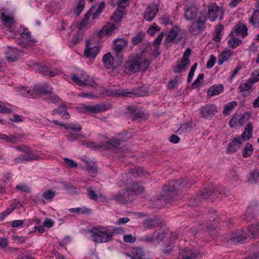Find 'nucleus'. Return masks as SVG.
I'll return each mask as SVG.
<instances>
[{
  "instance_id": "nucleus-1",
  "label": "nucleus",
  "mask_w": 259,
  "mask_h": 259,
  "mask_svg": "<svg viewBox=\"0 0 259 259\" xmlns=\"http://www.w3.org/2000/svg\"><path fill=\"white\" fill-rule=\"evenodd\" d=\"M192 184L191 181H188L187 178L172 181L163 187L161 197L164 200L172 203L177 201V197L181 194V190L184 188L189 187Z\"/></svg>"
},
{
  "instance_id": "nucleus-2",
  "label": "nucleus",
  "mask_w": 259,
  "mask_h": 259,
  "mask_svg": "<svg viewBox=\"0 0 259 259\" xmlns=\"http://www.w3.org/2000/svg\"><path fill=\"white\" fill-rule=\"evenodd\" d=\"M259 236V228H243L241 231H237L229 238L230 243L234 244L243 243L248 238H255Z\"/></svg>"
},
{
  "instance_id": "nucleus-3",
  "label": "nucleus",
  "mask_w": 259,
  "mask_h": 259,
  "mask_svg": "<svg viewBox=\"0 0 259 259\" xmlns=\"http://www.w3.org/2000/svg\"><path fill=\"white\" fill-rule=\"evenodd\" d=\"M223 189L221 187H214L213 185H209L207 188H204L198 192L192 200L194 204L199 205L201 203L205 201L209 197L212 196L211 199L218 198V194H221Z\"/></svg>"
},
{
  "instance_id": "nucleus-4",
  "label": "nucleus",
  "mask_w": 259,
  "mask_h": 259,
  "mask_svg": "<svg viewBox=\"0 0 259 259\" xmlns=\"http://www.w3.org/2000/svg\"><path fill=\"white\" fill-rule=\"evenodd\" d=\"M102 228H92L88 232L91 234L92 240L96 243H105L112 240L113 233L108 231H102Z\"/></svg>"
},
{
  "instance_id": "nucleus-5",
  "label": "nucleus",
  "mask_w": 259,
  "mask_h": 259,
  "mask_svg": "<svg viewBox=\"0 0 259 259\" xmlns=\"http://www.w3.org/2000/svg\"><path fill=\"white\" fill-rule=\"evenodd\" d=\"M112 199L124 204L128 202H131L135 199L134 193L131 191L130 189H123L116 194H113Z\"/></svg>"
},
{
  "instance_id": "nucleus-6",
  "label": "nucleus",
  "mask_w": 259,
  "mask_h": 259,
  "mask_svg": "<svg viewBox=\"0 0 259 259\" xmlns=\"http://www.w3.org/2000/svg\"><path fill=\"white\" fill-rule=\"evenodd\" d=\"M70 77L73 82L80 86L93 85V79L83 71H81L79 74H71Z\"/></svg>"
},
{
  "instance_id": "nucleus-7",
  "label": "nucleus",
  "mask_w": 259,
  "mask_h": 259,
  "mask_svg": "<svg viewBox=\"0 0 259 259\" xmlns=\"http://www.w3.org/2000/svg\"><path fill=\"white\" fill-rule=\"evenodd\" d=\"M206 16H200L198 20L192 21L189 28V32L194 35L199 34L202 31L206 28Z\"/></svg>"
},
{
  "instance_id": "nucleus-8",
  "label": "nucleus",
  "mask_w": 259,
  "mask_h": 259,
  "mask_svg": "<svg viewBox=\"0 0 259 259\" xmlns=\"http://www.w3.org/2000/svg\"><path fill=\"white\" fill-rule=\"evenodd\" d=\"M223 14V9L219 7L215 3H212L207 6V12L206 15L210 21H215L219 17L220 18Z\"/></svg>"
},
{
  "instance_id": "nucleus-9",
  "label": "nucleus",
  "mask_w": 259,
  "mask_h": 259,
  "mask_svg": "<svg viewBox=\"0 0 259 259\" xmlns=\"http://www.w3.org/2000/svg\"><path fill=\"white\" fill-rule=\"evenodd\" d=\"M146 93L147 92L144 89L141 87L133 89L131 91H128V89L115 91V94L118 95L120 97H142L145 96Z\"/></svg>"
},
{
  "instance_id": "nucleus-10",
  "label": "nucleus",
  "mask_w": 259,
  "mask_h": 259,
  "mask_svg": "<svg viewBox=\"0 0 259 259\" xmlns=\"http://www.w3.org/2000/svg\"><path fill=\"white\" fill-rule=\"evenodd\" d=\"M123 70L127 74H132L138 72L140 70L139 60L133 59L127 61L124 64Z\"/></svg>"
},
{
  "instance_id": "nucleus-11",
  "label": "nucleus",
  "mask_w": 259,
  "mask_h": 259,
  "mask_svg": "<svg viewBox=\"0 0 259 259\" xmlns=\"http://www.w3.org/2000/svg\"><path fill=\"white\" fill-rule=\"evenodd\" d=\"M217 112V108L214 104H208L201 107L200 113L206 119L212 117Z\"/></svg>"
},
{
  "instance_id": "nucleus-12",
  "label": "nucleus",
  "mask_w": 259,
  "mask_h": 259,
  "mask_svg": "<svg viewBox=\"0 0 259 259\" xmlns=\"http://www.w3.org/2000/svg\"><path fill=\"white\" fill-rule=\"evenodd\" d=\"M198 8L194 5H190L185 8V18L188 21L195 20L197 17Z\"/></svg>"
},
{
  "instance_id": "nucleus-13",
  "label": "nucleus",
  "mask_w": 259,
  "mask_h": 259,
  "mask_svg": "<svg viewBox=\"0 0 259 259\" xmlns=\"http://www.w3.org/2000/svg\"><path fill=\"white\" fill-rule=\"evenodd\" d=\"M201 256V253L197 250H192L185 248L183 252L180 253L178 259H195Z\"/></svg>"
},
{
  "instance_id": "nucleus-14",
  "label": "nucleus",
  "mask_w": 259,
  "mask_h": 259,
  "mask_svg": "<svg viewBox=\"0 0 259 259\" xmlns=\"http://www.w3.org/2000/svg\"><path fill=\"white\" fill-rule=\"evenodd\" d=\"M52 91V89L48 85L35 86L31 90V96L32 98H36L39 95L50 93Z\"/></svg>"
},
{
  "instance_id": "nucleus-15",
  "label": "nucleus",
  "mask_w": 259,
  "mask_h": 259,
  "mask_svg": "<svg viewBox=\"0 0 259 259\" xmlns=\"http://www.w3.org/2000/svg\"><path fill=\"white\" fill-rule=\"evenodd\" d=\"M143 225L145 227H162L166 225L163 219L159 217L148 218L144 221Z\"/></svg>"
},
{
  "instance_id": "nucleus-16",
  "label": "nucleus",
  "mask_w": 259,
  "mask_h": 259,
  "mask_svg": "<svg viewBox=\"0 0 259 259\" xmlns=\"http://www.w3.org/2000/svg\"><path fill=\"white\" fill-rule=\"evenodd\" d=\"M241 138L240 136H236V137L228 144L227 149V152L228 153H233L238 150L242 143Z\"/></svg>"
},
{
  "instance_id": "nucleus-17",
  "label": "nucleus",
  "mask_w": 259,
  "mask_h": 259,
  "mask_svg": "<svg viewBox=\"0 0 259 259\" xmlns=\"http://www.w3.org/2000/svg\"><path fill=\"white\" fill-rule=\"evenodd\" d=\"M158 12V9L155 4L149 5L144 12V18L147 21H152Z\"/></svg>"
},
{
  "instance_id": "nucleus-18",
  "label": "nucleus",
  "mask_w": 259,
  "mask_h": 259,
  "mask_svg": "<svg viewBox=\"0 0 259 259\" xmlns=\"http://www.w3.org/2000/svg\"><path fill=\"white\" fill-rule=\"evenodd\" d=\"M83 109L85 113H97L107 110L106 105L101 103L94 106L83 105Z\"/></svg>"
},
{
  "instance_id": "nucleus-19",
  "label": "nucleus",
  "mask_w": 259,
  "mask_h": 259,
  "mask_svg": "<svg viewBox=\"0 0 259 259\" xmlns=\"http://www.w3.org/2000/svg\"><path fill=\"white\" fill-rule=\"evenodd\" d=\"M27 155H20L15 158L14 161L15 163H22L24 161L36 160L39 158V156L33 153L32 151L26 153Z\"/></svg>"
},
{
  "instance_id": "nucleus-20",
  "label": "nucleus",
  "mask_w": 259,
  "mask_h": 259,
  "mask_svg": "<svg viewBox=\"0 0 259 259\" xmlns=\"http://www.w3.org/2000/svg\"><path fill=\"white\" fill-rule=\"evenodd\" d=\"M231 35L238 36L241 34L242 37L247 35V28L243 23L237 24L231 32Z\"/></svg>"
},
{
  "instance_id": "nucleus-21",
  "label": "nucleus",
  "mask_w": 259,
  "mask_h": 259,
  "mask_svg": "<svg viewBox=\"0 0 259 259\" xmlns=\"http://www.w3.org/2000/svg\"><path fill=\"white\" fill-rule=\"evenodd\" d=\"M185 59H181L177 62L176 66L174 67V72L176 73H180L186 70L187 68L190 65L188 61Z\"/></svg>"
},
{
  "instance_id": "nucleus-22",
  "label": "nucleus",
  "mask_w": 259,
  "mask_h": 259,
  "mask_svg": "<svg viewBox=\"0 0 259 259\" xmlns=\"http://www.w3.org/2000/svg\"><path fill=\"white\" fill-rule=\"evenodd\" d=\"M127 42L122 38L116 39L114 42V50L117 56H120L121 52L127 47Z\"/></svg>"
},
{
  "instance_id": "nucleus-23",
  "label": "nucleus",
  "mask_w": 259,
  "mask_h": 259,
  "mask_svg": "<svg viewBox=\"0 0 259 259\" xmlns=\"http://www.w3.org/2000/svg\"><path fill=\"white\" fill-rule=\"evenodd\" d=\"M129 113L132 120L144 117V113L141 109L135 106H131L129 109Z\"/></svg>"
},
{
  "instance_id": "nucleus-24",
  "label": "nucleus",
  "mask_w": 259,
  "mask_h": 259,
  "mask_svg": "<svg viewBox=\"0 0 259 259\" xmlns=\"http://www.w3.org/2000/svg\"><path fill=\"white\" fill-rule=\"evenodd\" d=\"M126 15V12L122 9L118 8L113 13L111 16V20L114 22V23L117 25L120 23L122 18Z\"/></svg>"
},
{
  "instance_id": "nucleus-25",
  "label": "nucleus",
  "mask_w": 259,
  "mask_h": 259,
  "mask_svg": "<svg viewBox=\"0 0 259 259\" xmlns=\"http://www.w3.org/2000/svg\"><path fill=\"white\" fill-rule=\"evenodd\" d=\"M99 52V48L97 46L89 47V41H86V48L84 51V55L87 57L95 58Z\"/></svg>"
},
{
  "instance_id": "nucleus-26",
  "label": "nucleus",
  "mask_w": 259,
  "mask_h": 259,
  "mask_svg": "<svg viewBox=\"0 0 259 259\" xmlns=\"http://www.w3.org/2000/svg\"><path fill=\"white\" fill-rule=\"evenodd\" d=\"M253 126L251 122H248L240 138L242 141L248 140L252 136Z\"/></svg>"
},
{
  "instance_id": "nucleus-27",
  "label": "nucleus",
  "mask_w": 259,
  "mask_h": 259,
  "mask_svg": "<svg viewBox=\"0 0 259 259\" xmlns=\"http://www.w3.org/2000/svg\"><path fill=\"white\" fill-rule=\"evenodd\" d=\"M169 235L168 229L162 230L161 229L156 230L153 233V236L156 237L157 240L162 241L165 238L168 239V235Z\"/></svg>"
},
{
  "instance_id": "nucleus-28",
  "label": "nucleus",
  "mask_w": 259,
  "mask_h": 259,
  "mask_svg": "<svg viewBox=\"0 0 259 259\" xmlns=\"http://www.w3.org/2000/svg\"><path fill=\"white\" fill-rule=\"evenodd\" d=\"M115 24L108 23L107 25L104 26L99 32L100 36H104L111 34L112 32L115 29Z\"/></svg>"
},
{
  "instance_id": "nucleus-29",
  "label": "nucleus",
  "mask_w": 259,
  "mask_h": 259,
  "mask_svg": "<svg viewBox=\"0 0 259 259\" xmlns=\"http://www.w3.org/2000/svg\"><path fill=\"white\" fill-rule=\"evenodd\" d=\"M133 259H146L145 254L142 248L134 247L132 250Z\"/></svg>"
},
{
  "instance_id": "nucleus-30",
  "label": "nucleus",
  "mask_w": 259,
  "mask_h": 259,
  "mask_svg": "<svg viewBox=\"0 0 259 259\" xmlns=\"http://www.w3.org/2000/svg\"><path fill=\"white\" fill-rule=\"evenodd\" d=\"M53 122L57 125H60L67 129H71L75 132H79L81 130V126L79 124H64L55 120H53Z\"/></svg>"
},
{
  "instance_id": "nucleus-31",
  "label": "nucleus",
  "mask_w": 259,
  "mask_h": 259,
  "mask_svg": "<svg viewBox=\"0 0 259 259\" xmlns=\"http://www.w3.org/2000/svg\"><path fill=\"white\" fill-rule=\"evenodd\" d=\"M224 87L222 84L213 85L211 87L207 92V94L210 96L219 95L223 91Z\"/></svg>"
},
{
  "instance_id": "nucleus-32",
  "label": "nucleus",
  "mask_w": 259,
  "mask_h": 259,
  "mask_svg": "<svg viewBox=\"0 0 259 259\" xmlns=\"http://www.w3.org/2000/svg\"><path fill=\"white\" fill-rule=\"evenodd\" d=\"M125 140L124 138L111 140L107 142V146H105L104 148L107 149H115L118 145H120L121 142L125 141Z\"/></svg>"
},
{
  "instance_id": "nucleus-33",
  "label": "nucleus",
  "mask_w": 259,
  "mask_h": 259,
  "mask_svg": "<svg viewBox=\"0 0 259 259\" xmlns=\"http://www.w3.org/2000/svg\"><path fill=\"white\" fill-rule=\"evenodd\" d=\"M105 67L110 68L113 64L114 58L110 53L105 54L102 59Z\"/></svg>"
},
{
  "instance_id": "nucleus-34",
  "label": "nucleus",
  "mask_w": 259,
  "mask_h": 259,
  "mask_svg": "<svg viewBox=\"0 0 259 259\" xmlns=\"http://www.w3.org/2000/svg\"><path fill=\"white\" fill-rule=\"evenodd\" d=\"M56 113L60 114H62V117L64 119H68L70 117L69 113L66 111V108L64 105L60 106L57 108H56L53 110V114L55 115Z\"/></svg>"
},
{
  "instance_id": "nucleus-35",
  "label": "nucleus",
  "mask_w": 259,
  "mask_h": 259,
  "mask_svg": "<svg viewBox=\"0 0 259 259\" xmlns=\"http://www.w3.org/2000/svg\"><path fill=\"white\" fill-rule=\"evenodd\" d=\"M248 181L251 184L259 183V170L255 169L251 171Z\"/></svg>"
},
{
  "instance_id": "nucleus-36",
  "label": "nucleus",
  "mask_w": 259,
  "mask_h": 259,
  "mask_svg": "<svg viewBox=\"0 0 259 259\" xmlns=\"http://www.w3.org/2000/svg\"><path fill=\"white\" fill-rule=\"evenodd\" d=\"M249 22L254 27H259V10L254 11L252 16L250 18Z\"/></svg>"
},
{
  "instance_id": "nucleus-37",
  "label": "nucleus",
  "mask_w": 259,
  "mask_h": 259,
  "mask_svg": "<svg viewBox=\"0 0 259 259\" xmlns=\"http://www.w3.org/2000/svg\"><path fill=\"white\" fill-rule=\"evenodd\" d=\"M230 38L228 41L229 46L233 49L238 46L242 42V40L236 37L237 36L230 34Z\"/></svg>"
},
{
  "instance_id": "nucleus-38",
  "label": "nucleus",
  "mask_w": 259,
  "mask_h": 259,
  "mask_svg": "<svg viewBox=\"0 0 259 259\" xmlns=\"http://www.w3.org/2000/svg\"><path fill=\"white\" fill-rule=\"evenodd\" d=\"M146 35L145 32L142 31H139L138 33L133 37L132 43L133 45H137L141 42Z\"/></svg>"
},
{
  "instance_id": "nucleus-39",
  "label": "nucleus",
  "mask_w": 259,
  "mask_h": 259,
  "mask_svg": "<svg viewBox=\"0 0 259 259\" xmlns=\"http://www.w3.org/2000/svg\"><path fill=\"white\" fill-rule=\"evenodd\" d=\"M144 188L143 186L140 185L138 183L135 182L133 184L131 191L134 193V198L135 199L136 195L142 193L144 191Z\"/></svg>"
},
{
  "instance_id": "nucleus-40",
  "label": "nucleus",
  "mask_w": 259,
  "mask_h": 259,
  "mask_svg": "<svg viewBox=\"0 0 259 259\" xmlns=\"http://www.w3.org/2000/svg\"><path fill=\"white\" fill-rule=\"evenodd\" d=\"M236 106L237 103L235 101L227 104L224 107L223 111V114L226 115H229L233 110V108Z\"/></svg>"
},
{
  "instance_id": "nucleus-41",
  "label": "nucleus",
  "mask_w": 259,
  "mask_h": 259,
  "mask_svg": "<svg viewBox=\"0 0 259 259\" xmlns=\"http://www.w3.org/2000/svg\"><path fill=\"white\" fill-rule=\"evenodd\" d=\"M254 207L249 205L244 214V219L249 222L254 217Z\"/></svg>"
},
{
  "instance_id": "nucleus-42",
  "label": "nucleus",
  "mask_w": 259,
  "mask_h": 259,
  "mask_svg": "<svg viewBox=\"0 0 259 259\" xmlns=\"http://www.w3.org/2000/svg\"><path fill=\"white\" fill-rule=\"evenodd\" d=\"M178 35L177 29L175 28L172 29L169 31L165 38L167 42H172L175 40Z\"/></svg>"
},
{
  "instance_id": "nucleus-43",
  "label": "nucleus",
  "mask_w": 259,
  "mask_h": 259,
  "mask_svg": "<svg viewBox=\"0 0 259 259\" xmlns=\"http://www.w3.org/2000/svg\"><path fill=\"white\" fill-rule=\"evenodd\" d=\"M192 123H184L180 126L178 130V132L179 134L189 132L192 128Z\"/></svg>"
},
{
  "instance_id": "nucleus-44",
  "label": "nucleus",
  "mask_w": 259,
  "mask_h": 259,
  "mask_svg": "<svg viewBox=\"0 0 259 259\" xmlns=\"http://www.w3.org/2000/svg\"><path fill=\"white\" fill-rule=\"evenodd\" d=\"M15 89L17 90V91L20 92V95L22 96L27 97L28 98L31 97V90L28 89L26 87L21 86L20 87H17Z\"/></svg>"
},
{
  "instance_id": "nucleus-45",
  "label": "nucleus",
  "mask_w": 259,
  "mask_h": 259,
  "mask_svg": "<svg viewBox=\"0 0 259 259\" xmlns=\"http://www.w3.org/2000/svg\"><path fill=\"white\" fill-rule=\"evenodd\" d=\"M253 83L251 80L249 79L246 82L241 83L239 87V89L241 92L248 91L251 89Z\"/></svg>"
},
{
  "instance_id": "nucleus-46",
  "label": "nucleus",
  "mask_w": 259,
  "mask_h": 259,
  "mask_svg": "<svg viewBox=\"0 0 259 259\" xmlns=\"http://www.w3.org/2000/svg\"><path fill=\"white\" fill-rule=\"evenodd\" d=\"M253 151V146L250 143H247L245 148L242 151V156L243 157H247L251 155Z\"/></svg>"
},
{
  "instance_id": "nucleus-47",
  "label": "nucleus",
  "mask_w": 259,
  "mask_h": 259,
  "mask_svg": "<svg viewBox=\"0 0 259 259\" xmlns=\"http://www.w3.org/2000/svg\"><path fill=\"white\" fill-rule=\"evenodd\" d=\"M87 169L88 172L91 174H96L98 172V168L96 164L93 162H86Z\"/></svg>"
},
{
  "instance_id": "nucleus-48",
  "label": "nucleus",
  "mask_w": 259,
  "mask_h": 259,
  "mask_svg": "<svg viewBox=\"0 0 259 259\" xmlns=\"http://www.w3.org/2000/svg\"><path fill=\"white\" fill-rule=\"evenodd\" d=\"M56 193L51 190H48L45 191L42 197L48 201H51L55 196Z\"/></svg>"
},
{
  "instance_id": "nucleus-49",
  "label": "nucleus",
  "mask_w": 259,
  "mask_h": 259,
  "mask_svg": "<svg viewBox=\"0 0 259 259\" xmlns=\"http://www.w3.org/2000/svg\"><path fill=\"white\" fill-rule=\"evenodd\" d=\"M138 60H139L140 69H141L143 71H145L150 64V61L147 59H139Z\"/></svg>"
},
{
  "instance_id": "nucleus-50",
  "label": "nucleus",
  "mask_w": 259,
  "mask_h": 259,
  "mask_svg": "<svg viewBox=\"0 0 259 259\" xmlns=\"http://www.w3.org/2000/svg\"><path fill=\"white\" fill-rule=\"evenodd\" d=\"M204 77V74L203 73L199 74L197 78L195 80L192 84V88L195 89L198 88L201 84L202 83V81Z\"/></svg>"
},
{
  "instance_id": "nucleus-51",
  "label": "nucleus",
  "mask_w": 259,
  "mask_h": 259,
  "mask_svg": "<svg viewBox=\"0 0 259 259\" xmlns=\"http://www.w3.org/2000/svg\"><path fill=\"white\" fill-rule=\"evenodd\" d=\"M105 3L104 2H102L99 6H98V8L96 10V11H94V12H93V19H96L99 15L102 12L103 10L105 8Z\"/></svg>"
},
{
  "instance_id": "nucleus-52",
  "label": "nucleus",
  "mask_w": 259,
  "mask_h": 259,
  "mask_svg": "<svg viewBox=\"0 0 259 259\" xmlns=\"http://www.w3.org/2000/svg\"><path fill=\"white\" fill-rule=\"evenodd\" d=\"M0 139L3 140H5L8 142L16 143V140L17 139V138L11 135L9 136H8L6 135H0Z\"/></svg>"
},
{
  "instance_id": "nucleus-53",
  "label": "nucleus",
  "mask_w": 259,
  "mask_h": 259,
  "mask_svg": "<svg viewBox=\"0 0 259 259\" xmlns=\"http://www.w3.org/2000/svg\"><path fill=\"white\" fill-rule=\"evenodd\" d=\"M15 209V207L12 205L9 208L5 210L0 213V221H3L4 219L10 214Z\"/></svg>"
},
{
  "instance_id": "nucleus-54",
  "label": "nucleus",
  "mask_w": 259,
  "mask_h": 259,
  "mask_svg": "<svg viewBox=\"0 0 259 259\" xmlns=\"http://www.w3.org/2000/svg\"><path fill=\"white\" fill-rule=\"evenodd\" d=\"M1 19L5 25L7 24H11L14 23L13 18L6 15L4 13H3L2 15Z\"/></svg>"
},
{
  "instance_id": "nucleus-55",
  "label": "nucleus",
  "mask_w": 259,
  "mask_h": 259,
  "mask_svg": "<svg viewBox=\"0 0 259 259\" xmlns=\"http://www.w3.org/2000/svg\"><path fill=\"white\" fill-rule=\"evenodd\" d=\"M85 1L84 0H80L76 7V10L75 12V13L76 15H79L80 13L83 10L84 5H85Z\"/></svg>"
},
{
  "instance_id": "nucleus-56",
  "label": "nucleus",
  "mask_w": 259,
  "mask_h": 259,
  "mask_svg": "<svg viewBox=\"0 0 259 259\" xmlns=\"http://www.w3.org/2000/svg\"><path fill=\"white\" fill-rule=\"evenodd\" d=\"M179 79L180 77L177 76L173 80L169 81L167 84V88L169 90L174 89L178 84Z\"/></svg>"
},
{
  "instance_id": "nucleus-57",
  "label": "nucleus",
  "mask_w": 259,
  "mask_h": 259,
  "mask_svg": "<svg viewBox=\"0 0 259 259\" xmlns=\"http://www.w3.org/2000/svg\"><path fill=\"white\" fill-rule=\"evenodd\" d=\"M22 37L23 38L28 40L31 42H34L33 39L31 37V33L28 29H24L23 32L21 33Z\"/></svg>"
},
{
  "instance_id": "nucleus-58",
  "label": "nucleus",
  "mask_w": 259,
  "mask_h": 259,
  "mask_svg": "<svg viewBox=\"0 0 259 259\" xmlns=\"http://www.w3.org/2000/svg\"><path fill=\"white\" fill-rule=\"evenodd\" d=\"M251 75V77L249 79L253 83L259 81V69L252 71Z\"/></svg>"
},
{
  "instance_id": "nucleus-59",
  "label": "nucleus",
  "mask_w": 259,
  "mask_h": 259,
  "mask_svg": "<svg viewBox=\"0 0 259 259\" xmlns=\"http://www.w3.org/2000/svg\"><path fill=\"white\" fill-rule=\"evenodd\" d=\"M64 164L66 166L71 168L76 167L77 165V164L75 161L68 158H65L64 159Z\"/></svg>"
},
{
  "instance_id": "nucleus-60",
  "label": "nucleus",
  "mask_w": 259,
  "mask_h": 259,
  "mask_svg": "<svg viewBox=\"0 0 259 259\" xmlns=\"http://www.w3.org/2000/svg\"><path fill=\"white\" fill-rule=\"evenodd\" d=\"M48 94V100L52 103H56L60 100L59 97L55 94H52V92Z\"/></svg>"
},
{
  "instance_id": "nucleus-61",
  "label": "nucleus",
  "mask_w": 259,
  "mask_h": 259,
  "mask_svg": "<svg viewBox=\"0 0 259 259\" xmlns=\"http://www.w3.org/2000/svg\"><path fill=\"white\" fill-rule=\"evenodd\" d=\"M226 52H223L219 56L218 58V64L219 65H222L225 61H226L228 59L227 56Z\"/></svg>"
},
{
  "instance_id": "nucleus-62",
  "label": "nucleus",
  "mask_w": 259,
  "mask_h": 259,
  "mask_svg": "<svg viewBox=\"0 0 259 259\" xmlns=\"http://www.w3.org/2000/svg\"><path fill=\"white\" fill-rule=\"evenodd\" d=\"M215 62H216V58L215 57V56L213 55H211L210 57V58L209 59L208 61H207V62L206 63V67L208 69L211 68L213 66Z\"/></svg>"
},
{
  "instance_id": "nucleus-63",
  "label": "nucleus",
  "mask_w": 259,
  "mask_h": 259,
  "mask_svg": "<svg viewBox=\"0 0 259 259\" xmlns=\"http://www.w3.org/2000/svg\"><path fill=\"white\" fill-rule=\"evenodd\" d=\"M250 117V114L247 112H245L239 119L241 124H243L247 122Z\"/></svg>"
},
{
  "instance_id": "nucleus-64",
  "label": "nucleus",
  "mask_w": 259,
  "mask_h": 259,
  "mask_svg": "<svg viewBox=\"0 0 259 259\" xmlns=\"http://www.w3.org/2000/svg\"><path fill=\"white\" fill-rule=\"evenodd\" d=\"M160 27H159L156 23H153V25L149 28L148 33L151 35H153L156 31H159Z\"/></svg>"
}]
</instances>
